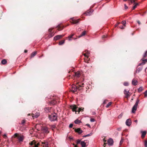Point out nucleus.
<instances>
[{"instance_id": "1", "label": "nucleus", "mask_w": 147, "mask_h": 147, "mask_svg": "<svg viewBox=\"0 0 147 147\" xmlns=\"http://www.w3.org/2000/svg\"><path fill=\"white\" fill-rule=\"evenodd\" d=\"M70 108L72 109V111L74 112H76H76H78V113L81 111H83L84 108L82 109L81 108H78V107L75 105H71L70 106Z\"/></svg>"}, {"instance_id": "2", "label": "nucleus", "mask_w": 147, "mask_h": 147, "mask_svg": "<svg viewBox=\"0 0 147 147\" xmlns=\"http://www.w3.org/2000/svg\"><path fill=\"white\" fill-rule=\"evenodd\" d=\"M49 118L51 121H54L57 120V115L56 113H54L49 115Z\"/></svg>"}, {"instance_id": "3", "label": "nucleus", "mask_w": 147, "mask_h": 147, "mask_svg": "<svg viewBox=\"0 0 147 147\" xmlns=\"http://www.w3.org/2000/svg\"><path fill=\"white\" fill-rule=\"evenodd\" d=\"M139 100L137 99L136 100V103L132 109V112L133 113H135L137 109V107L138 105V104L139 102Z\"/></svg>"}, {"instance_id": "4", "label": "nucleus", "mask_w": 147, "mask_h": 147, "mask_svg": "<svg viewBox=\"0 0 147 147\" xmlns=\"http://www.w3.org/2000/svg\"><path fill=\"white\" fill-rule=\"evenodd\" d=\"M14 136L17 138L19 142H22L24 139V137L23 135H19L17 133H16Z\"/></svg>"}, {"instance_id": "5", "label": "nucleus", "mask_w": 147, "mask_h": 147, "mask_svg": "<svg viewBox=\"0 0 147 147\" xmlns=\"http://www.w3.org/2000/svg\"><path fill=\"white\" fill-rule=\"evenodd\" d=\"M42 130V132L45 134H47L49 132L48 128L47 127H43Z\"/></svg>"}, {"instance_id": "6", "label": "nucleus", "mask_w": 147, "mask_h": 147, "mask_svg": "<svg viewBox=\"0 0 147 147\" xmlns=\"http://www.w3.org/2000/svg\"><path fill=\"white\" fill-rule=\"evenodd\" d=\"M64 36L65 35H57L54 37V40H57L60 39L61 38Z\"/></svg>"}, {"instance_id": "7", "label": "nucleus", "mask_w": 147, "mask_h": 147, "mask_svg": "<svg viewBox=\"0 0 147 147\" xmlns=\"http://www.w3.org/2000/svg\"><path fill=\"white\" fill-rule=\"evenodd\" d=\"M41 143L43 144V147H49L48 142L47 141H44V142H41Z\"/></svg>"}, {"instance_id": "8", "label": "nucleus", "mask_w": 147, "mask_h": 147, "mask_svg": "<svg viewBox=\"0 0 147 147\" xmlns=\"http://www.w3.org/2000/svg\"><path fill=\"white\" fill-rule=\"evenodd\" d=\"M126 125L128 126H130L131 124V120L130 119H127L125 122Z\"/></svg>"}, {"instance_id": "9", "label": "nucleus", "mask_w": 147, "mask_h": 147, "mask_svg": "<svg viewBox=\"0 0 147 147\" xmlns=\"http://www.w3.org/2000/svg\"><path fill=\"white\" fill-rule=\"evenodd\" d=\"M78 88L77 87V86L75 85H73L72 86V89L71 91L73 92H74L76 91Z\"/></svg>"}, {"instance_id": "10", "label": "nucleus", "mask_w": 147, "mask_h": 147, "mask_svg": "<svg viewBox=\"0 0 147 147\" xmlns=\"http://www.w3.org/2000/svg\"><path fill=\"white\" fill-rule=\"evenodd\" d=\"M71 19H72V21H73L71 23L73 24H77L79 22V19H78L77 20H75L74 18H72Z\"/></svg>"}, {"instance_id": "11", "label": "nucleus", "mask_w": 147, "mask_h": 147, "mask_svg": "<svg viewBox=\"0 0 147 147\" xmlns=\"http://www.w3.org/2000/svg\"><path fill=\"white\" fill-rule=\"evenodd\" d=\"M108 144L109 145L111 146L113 144V141L111 138H109L108 141Z\"/></svg>"}, {"instance_id": "12", "label": "nucleus", "mask_w": 147, "mask_h": 147, "mask_svg": "<svg viewBox=\"0 0 147 147\" xmlns=\"http://www.w3.org/2000/svg\"><path fill=\"white\" fill-rule=\"evenodd\" d=\"M93 11V10H88L86 11V13H85V14L86 15V16H90L92 14Z\"/></svg>"}, {"instance_id": "13", "label": "nucleus", "mask_w": 147, "mask_h": 147, "mask_svg": "<svg viewBox=\"0 0 147 147\" xmlns=\"http://www.w3.org/2000/svg\"><path fill=\"white\" fill-rule=\"evenodd\" d=\"M75 131L76 132H78L79 134H80L82 133L83 131L80 128H78L77 129H75Z\"/></svg>"}, {"instance_id": "14", "label": "nucleus", "mask_w": 147, "mask_h": 147, "mask_svg": "<svg viewBox=\"0 0 147 147\" xmlns=\"http://www.w3.org/2000/svg\"><path fill=\"white\" fill-rule=\"evenodd\" d=\"M40 115V113L38 112H36L35 114H33L32 117H35V118H37Z\"/></svg>"}, {"instance_id": "15", "label": "nucleus", "mask_w": 147, "mask_h": 147, "mask_svg": "<svg viewBox=\"0 0 147 147\" xmlns=\"http://www.w3.org/2000/svg\"><path fill=\"white\" fill-rule=\"evenodd\" d=\"M124 92V94L125 95L126 97H128L129 96V91H127L126 89H125Z\"/></svg>"}, {"instance_id": "16", "label": "nucleus", "mask_w": 147, "mask_h": 147, "mask_svg": "<svg viewBox=\"0 0 147 147\" xmlns=\"http://www.w3.org/2000/svg\"><path fill=\"white\" fill-rule=\"evenodd\" d=\"M132 83L133 85L136 86L138 82L137 80L133 79L132 80Z\"/></svg>"}, {"instance_id": "17", "label": "nucleus", "mask_w": 147, "mask_h": 147, "mask_svg": "<svg viewBox=\"0 0 147 147\" xmlns=\"http://www.w3.org/2000/svg\"><path fill=\"white\" fill-rule=\"evenodd\" d=\"M142 67H138V68L136 70V73H138L140 72L142 69Z\"/></svg>"}, {"instance_id": "18", "label": "nucleus", "mask_w": 147, "mask_h": 147, "mask_svg": "<svg viewBox=\"0 0 147 147\" xmlns=\"http://www.w3.org/2000/svg\"><path fill=\"white\" fill-rule=\"evenodd\" d=\"M142 133V138H144L145 136L146 135V132L145 131H142L141 132Z\"/></svg>"}, {"instance_id": "19", "label": "nucleus", "mask_w": 147, "mask_h": 147, "mask_svg": "<svg viewBox=\"0 0 147 147\" xmlns=\"http://www.w3.org/2000/svg\"><path fill=\"white\" fill-rule=\"evenodd\" d=\"M80 144L82 147H86V143L84 141H81L80 143Z\"/></svg>"}, {"instance_id": "20", "label": "nucleus", "mask_w": 147, "mask_h": 147, "mask_svg": "<svg viewBox=\"0 0 147 147\" xmlns=\"http://www.w3.org/2000/svg\"><path fill=\"white\" fill-rule=\"evenodd\" d=\"M51 108H46L45 109V111L47 112H49L51 111Z\"/></svg>"}, {"instance_id": "21", "label": "nucleus", "mask_w": 147, "mask_h": 147, "mask_svg": "<svg viewBox=\"0 0 147 147\" xmlns=\"http://www.w3.org/2000/svg\"><path fill=\"white\" fill-rule=\"evenodd\" d=\"M36 51L33 52L31 54L30 57L31 58L33 57L36 55Z\"/></svg>"}, {"instance_id": "22", "label": "nucleus", "mask_w": 147, "mask_h": 147, "mask_svg": "<svg viewBox=\"0 0 147 147\" xmlns=\"http://www.w3.org/2000/svg\"><path fill=\"white\" fill-rule=\"evenodd\" d=\"M86 34V32L85 31H84L83 32H82L81 34H80V35H79V36H78V38H80V37L83 36H84V35H85Z\"/></svg>"}, {"instance_id": "23", "label": "nucleus", "mask_w": 147, "mask_h": 147, "mask_svg": "<svg viewBox=\"0 0 147 147\" xmlns=\"http://www.w3.org/2000/svg\"><path fill=\"white\" fill-rule=\"evenodd\" d=\"M1 63L3 64H5L7 63V61L5 59H3L2 60Z\"/></svg>"}, {"instance_id": "24", "label": "nucleus", "mask_w": 147, "mask_h": 147, "mask_svg": "<svg viewBox=\"0 0 147 147\" xmlns=\"http://www.w3.org/2000/svg\"><path fill=\"white\" fill-rule=\"evenodd\" d=\"M80 75V74L79 72H77L75 73V76L77 77H79Z\"/></svg>"}, {"instance_id": "25", "label": "nucleus", "mask_w": 147, "mask_h": 147, "mask_svg": "<svg viewBox=\"0 0 147 147\" xmlns=\"http://www.w3.org/2000/svg\"><path fill=\"white\" fill-rule=\"evenodd\" d=\"M81 122V121L78 119H77L74 121V123L76 124H79Z\"/></svg>"}, {"instance_id": "26", "label": "nucleus", "mask_w": 147, "mask_h": 147, "mask_svg": "<svg viewBox=\"0 0 147 147\" xmlns=\"http://www.w3.org/2000/svg\"><path fill=\"white\" fill-rule=\"evenodd\" d=\"M65 41V40H62L60 41L59 42V45H62L63 44H64V43Z\"/></svg>"}, {"instance_id": "27", "label": "nucleus", "mask_w": 147, "mask_h": 147, "mask_svg": "<svg viewBox=\"0 0 147 147\" xmlns=\"http://www.w3.org/2000/svg\"><path fill=\"white\" fill-rule=\"evenodd\" d=\"M135 4V5L133 7L132 9H134L136 8V7L138 6L139 5V4L138 3H136L134 4Z\"/></svg>"}, {"instance_id": "28", "label": "nucleus", "mask_w": 147, "mask_h": 147, "mask_svg": "<svg viewBox=\"0 0 147 147\" xmlns=\"http://www.w3.org/2000/svg\"><path fill=\"white\" fill-rule=\"evenodd\" d=\"M51 127L52 129L53 130L56 128V125H51Z\"/></svg>"}, {"instance_id": "29", "label": "nucleus", "mask_w": 147, "mask_h": 147, "mask_svg": "<svg viewBox=\"0 0 147 147\" xmlns=\"http://www.w3.org/2000/svg\"><path fill=\"white\" fill-rule=\"evenodd\" d=\"M91 135H92V134H91V133H90L88 134L87 135L83 136V137H88V136H90Z\"/></svg>"}, {"instance_id": "30", "label": "nucleus", "mask_w": 147, "mask_h": 147, "mask_svg": "<svg viewBox=\"0 0 147 147\" xmlns=\"http://www.w3.org/2000/svg\"><path fill=\"white\" fill-rule=\"evenodd\" d=\"M145 63V62H142L141 63H139L138 64V66H141V65H144Z\"/></svg>"}, {"instance_id": "31", "label": "nucleus", "mask_w": 147, "mask_h": 147, "mask_svg": "<svg viewBox=\"0 0 147 147\" xmlns=\"http://www.w3.org/2000/svg\"><path fill=\"white\" fill-rule=\"evenodd\" d=\"M143 88L142 87H140L138 89V91L139 92L142 91L143 90Z\"/></svg>"}, {"instance_id": "32", "label": "nucleus", "mask_w": 147, "mask_h": 147, "mask_svg": "<svg viewBox=\"0 0 147 147\" xmlns=\"http://www.w3.org/2000/svg\"><path fill=\"white\" fill-rule=\"evenodd\" d=\"M112 102H109L107 105H106V107L107 108H108L109 106L111 104Z\"/></svg>"}, {"instance_id": "33", "label": "nucleus", "mask_w": 147, "mask_h": 147, "mask_svg": "<svg viewBox=\"0 0 147 147\" xmlns=\"http://www.w3.org/2000/svg\"><path fill=\"white\" fill-rule=\"evenodd\" d=\"M90 53L89 52H88V51H87V54H84V55L86 57H88V55Z\"/></svg>"}, {"instance_id": "34", "label": "nucleus", "mask_w": 147, "mask_h": 147, "mask_svg": "<svg viewBox=\"0 0 147 147\" xmlns=\"http://www.w3.org/2000/svg\"><path fill=\"white\" fill-rule=\"evenodd\" d=\"M121 23L124 26H125L126 21L125 20H123L122 21Z\"/></svg>"}, {"instance_id": "35", "label": "nucleus", "mask_w": 147, "mask_h": 147, "mask_svg": "<svg viewBox=\"0 0 147 147\" xmlns=\"http://www.w3.org/2000/svg\"><path fill=\"white\" fill-rule=\"evenodd\" d=\"M146 56H147V50L145 52L144 54L143 55V57H145Z\"/></svg>"}, {"instance_id": "36", "label": "nucleus", "mask_w": 147, "mask_h": 147, "mask_svg": "<svg viewBox=\"0 0 147 147\" xmlns=\"http://www.w3.org/2000/svg\"><path fill=\"white\" fill-rule=\"evenodd\" d=\"M123 85L125 86H127L129 85L128 83L127 82H125L124 83Z\"/></svg>"}, {"instance_id": "37", "label": "nucleus", "mask_w": 147, "mask_h": 147, "mask_svg": "<svg viewBox=\"0 0 147 147\" xmlns=\"http://www.w3.org/2000/svg\"><path fill=\"white\" fill-rule=\"evenodd\" d=\"M131 3H133L134 4L136 3L135 0H129Z\"/></svg>"}, {"instance_id": "38", "label": "nucleus", "mask_w": 147, "mask_h": 147, "mask_svg": "<svg viewBox=\"0 0 147 147\" xmlns=\"http://www.w3.org/2000/svg\"><path fill=\"white\" fill-rule=\"evenodd\" d=\"M123 116V114H121L118 116V118L119 119L121 118Z\"/></svg>"}, {"instance_id": "39", "label": "nucleus", "mask_w": 147, "mask_h": 147, "mask_svg": "<svg viewBox=\"0 0 147 147\" xmlns=\"http://www.w3.org/2000/svg\"><path fill=\"white\" fill-rule=\"evenodd\" d=\"M81 142V140H78L77 141V144H79Z\"/></svg>"}, {"instance_id": "40", "label": "nucleus", "mask_w": 147, "mask_h": 147, "mask_svg": "<svg viewBox=\"0 0 147 147\" xmlns=\"http://www.w3.org/2000/svg\"><path fill=\"white\" fill-rule=\"evenodd\" d=\"M144 146L145 147H147V141H145L144 143Z\"/></svg>"}, {"instance_id": "41", "label": "nucleus", "mask_w": 147, "mask_h": 147, "mask_svg": "<svg viewBox=\"0 0 147 147\" xmlns=\"http://www.w3.org/2000/svg\"><path fill=\"white\" fill-rule=\"evenodd\" d=\"M144 96L145 97L147 96V90H146L144 92Z\"/></svg>"}, {"instance_id": "42", "label": "nucleus", "mask_w": 147, "mask_h": 147, "mask_svg": "<svg viewBox=\"0 0 147 147\" xmlns=\"http://www.w3.org/2000/svg\"><path fill=\"white\" fill-rule=\"evenodd\" d=\"M142 60L143 62H147V59H142Z\"/></svg>"}, {"instance_id": "43", "label": "nucleus", "mask_w": 147, "mask_h": 147, "mask_svg": "<svg viewBox=\"0 0 147 147\" xmlns=\"http://www.w3.org/2000/svg\"><path fill=\"white\" fill-rule=\"evenodd\" d=\"M90 121L91 122H94L95 121V120L94 119H90Z\"/></svg>"}, {"instance_id": "44", "label": "nucleus", "mask_w": 147, "mask_h": 147, "mask_svg": "<svg viewBox=\"0 0 147 147\" xmlns=\"http://www.w3.org/2000/svg\"><path fill=\"white\" fill-rule=\"evenodd\" d=\"M74 34H72L71 35L69 36L68 37V38H72L73 36H74Z\"/></svg>"}, {"instance_id": "45", "label": "nucleus", "mask_w": 147, "mask_h": 147, "mask_svg": "<svg viewBox=\"0 0 147 147\" xmlns=\"http://www.w3.org/2000/svg\"><path fill=\"white\" fill-rule=\"evenodd\" d=\"M73 126V124H70L69 126V128H71Z\"/></svg>"}, {"instance_id": "46", "label": "nucleus", "mask_w": 147, "mask_h": 147, "mask_svg": "<svg viewBox=\"0 0 147 147\" xmlns=\"http://www.w3.org/2000/svg\"><path fill=\"white\" fill-rule=\"evenodd\" d=\"M123 141V140L122 139H121L120 142V144L121 145Z\"/></svg>"}, {"instance_id": "47", "label": "nucleus", "mask_w": 147, "mask_h": 147, "mask_svg": "<svg viewBox=\"0 0 147 147\" xmlns=\"http://www.w3.org/2000/svg\"><path fill=\"white\" fill-rule=\"evenodd\" d=\"M124 7L125 8V9H127L128 8V7L125 4H124Z\"/></svg>"}, {"instance_id": "48", "label": "nucleus", "mask_w": 147, "mask_h": 147, "mask_svg": "<svg viewBox=\"0 0 147 147\" xmlns=\"http://www.w3.org/2000/svg\"><path fill=\"white\" fill-rule=\"evenodd\" d=\"M137 22L139 25H140L141 24L140 22L138 20H137Z\"/></svg>"}, {"instance_id": "49", "label": "nucleus", "mask_w": 147, "mask_h": 147, "mask_svg": "<svg viewBox=\"0 0 147 147\" xmlns=\"http://www.w3.org/2000/svg\"><path fill=\"white\" fill-rule=\"evenodd\" d=\"M25 123V121L24 120H22L21 122V124H23Z\"/></svg>"}, {"instance_id": "50", "label": "nucleus", "mask_w": 147, "mask_h": 147, "mask_svg": "<svg viewBox=\"0 0 147 147\" xmlns=\"http://www.w3.org/2000/svg\"><path fill=\"white\" fill-rule=\"evenodd\" d=\"M92 115H95L96 114V113L94 111H93L92 112Z\"/></svg>"}, {"instance_id": "51", "label": "nucleus", "mask_w": 147, "mask_h": 147, "mask_svg": "<svg viewBox=\"0 0 147 147\" xmlns=\"http://www.w3.org/2000/svg\"><path fill=\"white\" fill-rule=\"evenodd\" d=\"M119 28L121 29H123L124 28V27L123 26H120L119 27Z\"/></svg>"}, {"instance_id": "52", "label": "nucleus", "mask_w": 147, "mask_h": 147, "mask_svg": "<svg viewBox=\"0 0 147 147\" xmlns=\"http://www.w3.org/2000/svg\"><path fill=\"white\" fill-rule=\"evenodd\" d=\"M3 137L5 138H7V137L6 135V134H4V135H3Z\"/></svg>"}, {"instance_id": "53", "label": "nucleus", "mask_w": 147, "mask_h": 147, "mask_svg": "<svg viewBox=\"0 0 147 147\" xmlns=\"http://www.w3.org/2000/svg\"><path fill=\"white\" fill-rule=\"evenodd\" d=\"M29 144L31 145H32L34 144V143L32 142H31Z\"/></svg>"}, {"instance_id": "54", "label": "nucleus", "mask_w": 147, "mask_h": 147, "mask_svg": "<svg viewBox=\"0 0 147 147\" xmlns=\"http://www.w3.org/2000/svg\"><path fill=\"white\" fill-rule=\"evenodd\" d=\"M86 125L88 126V127H90V125L89 124H86Z\"/></svg>"}, {"instance_id": "55", "label": "nucleus", "mask_w": 147, "mask_h": 147, "mask_svg": "<svg viewBox=\"0 0 147 147\" xmlns=\"http://www.w3.org/2000/svg\"><path fill=\"white\" fill-rule=\"evenodd\" d=\"M84 85V83H82L81 85H79V86L80 87H82V86H83Z\"/></svg>"}, {"instance_id": "56", "label": "nucleus", "mask_w": 147, "mask_h": 147, "mask_svg": "<svg viewBox=\"0 0 147 147\" xmlns=\"http://www.w3.org/2000/svg\"><path fill=\"white\" fill-rule=\"evenodd\" d=\"M121 128H119L117 129V130L118 131L121 130Z\"/></svg>"}, {"instance_id": "57", "label": "nucleus", "mask_w": 147, "mask_h": 147, "mask_svg": "<svg viewBox=\"0 0 147 147\" xmlns=\"http://www.w3.org/2000/svg\"><path fill=\"white\" fill-rule=\"evenodd\" d=\"M106 36H105V35H104L102 37V38H106Z\"/></svg>"}, {"instance_id": "58", "label": "nucleus", "mask_w": 147, "mask_h": 147, "mask_svg": "<svg viewBox=\"0 0 147 147\" xmlns=\"http://www.w3.org/2000/svg\"><path fill=\"white\" fill-rule=\"evenodd\" d=\"M106 101H107V100H105L104 101V102H103V103H104V104H105V103H106Z\"/></svg>"}, {"instance_id": "59", "label": "nucleus", "mask_w": 147, "mask_h": 147, "mask_svg": "<svg viewBox=\"0 0 147 147\" xmlns=\"http://www.w3.org/2000/svg\"><path fill=\"white\" fill-rule=\"evenodd\" d=\"M69 39L68 40L69 41H71V38H68Z\"/></svg>"}, {"instance_id": "60", "label": "nucleus", "mask_w": 147, "mask_h": 147, "mask_svg": "<svg viewBox=\"0 0 147 147\" xmlns=\"http://www.w3.org/2000/svg\"><path fill=\"white\" fill-rule=\"evenodd\" d=\"M24 52L25 53H26L27 52V51L26 50H25L24 51Z\"/></svg>"}, {"instance_id": "61", "label": "nucleus", "mask_w": 147, "mask_h": 147, "mask_svg": "<svg viewBox=\"0 0 147 147\" xmlns=\"http://www.w3.org/2000/svg\"><path fill=\"white\" fill-rule=\"evenodd\" d=\"M50 37H52L53 36V35H52V33H51V34H50Z\"/></svg>"}, {"instance_id": "62", "label": "nucleus", "mask_w": 147, "mask_h": 147, "mask_svg": "<svg viewBox=\"0 0 147 147\" xmlns=\"http://www.w3.org/2000/svg\"><path fill=\"white\" fill-rule=\"evenodd\" d=\"M134 122L136 123H137L138 122V120H136L134 121Z\"/></svg>"}, {"instance_id": "63", "label": "nucleus", "mask_w": 147, "mask_h": 147, "mask_svg": "<svg viewBox=\"0 0 147 147\" xmlns=\"http://www.w3.org/2000/svg\"><path fill=\"white\" fill-rule=\"evenodd\" d=\"M49 32H51V29H49Z\"/></svg>"}, {"instance_id": "64", "label": "nucleus", "mask_w": 147, "mask_h": 147, "mask_svg": "<svg viewBox=\"0 0 147 147\" xmlns=\"http://www.w3.org/2000/svg\"><path fill=\"white\" fill-rule=\"evenodd\" d=\"M78 30H81V28H79Z\"/></svg>"}]
</instances>
